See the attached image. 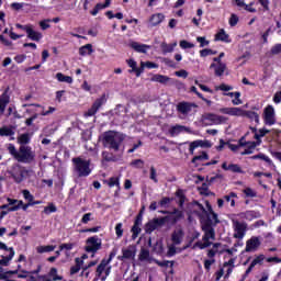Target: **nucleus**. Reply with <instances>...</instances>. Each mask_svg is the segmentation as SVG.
<instances>
[{
    "label": "nucleus",
    "mask_w": 281,
    "mask_h": 281,
    "mask_svg": "<svg viewBox=\"0 0 281 281\" xmlns=\"http://www.w3.org/2000/svg\"><path fill=\"white\" fill-rule=\"evenodd\" d=\"M186 238V231L182 227L177 226L171 233V244L167 246V256L172 258L179 251V245H182L183 239Z\"/></svg>",
    "instance_id": "nucleus-1"
},
{
    "label": "nucleus",
    "mask_w": 281,
    "mask_h": 281,
    "mask_svg": "<svg viewBox=\"0 0 281 281\" xmlns=\"http://www.w3.org/2000/svg\"><path fill=\"white\" fill-rule=\"evenodd\" d=\"M124 142V134L115 131H109L103 134V146L112 150H120Z\"/></svg>",
    "instance_id": "nucleus-2"
},
{
    "label": "nucleus",
    "mask_w": 281,
    "mask_h": 281,
    "mask_svg": "<svg viewBox=\"0 0 281 281\" xmlns=\"http://www.w3.org/2000/svg\"><path fill=\"white\" fill-rule=\"evenodd\" d=\"M204 235L202 237V240H198L192 249H207V247H212L211 240H216V233L214 232V228L210 225H205L202 227Z\"/></svg>",
    "instance_id": "nucleus-3"
},
{
    "label": "nucleus",
    "mask_w": 281,
    "mask_h": 281,
    "mask_svg": "<svg viewBox=\"0 0 281 281\" xmlns=\"http://www.w3.org/2000/svg\"><path fill=\"white\" fill-rule=\"evenodd\" d=\"M74 172L77 177H89L91 175V162L80 157L72 158Z\"/></svg>",
    "instance_id": "nucleus-4"
},
{
    "label": "nucleus",
    "mask_w": 281,
    "mask_h": 281,
    "mask_svg": "<svg viewBox=\"0 0 281 281\" xmlns=\"http://www.w3.org/2000/svg\"><path fill=\"white\" fill-rule=\"evenodd\" d=\"M35 157H36V154L32 150V147L21 145L18 151V158L15 159L20 164H32Z\"/></svg>",
    "instance_id": "nucleus-5"
},
{
    "label": "nucleus",
    "mask_w": 281,
    "mask_h": 281,
    "mask_svg": "<svg viewBox=\"0 0 281 281\" xmlns=\"http://www.w3.org/2000/svg\"><path fill=\"white\" fill-rule=\"evenodd\" d=\"M100 249H102V239L98 235L89 237L86 240V251L88 254H97Z\"/></svg>",
    "instance_id": "nucleus-6"
},
{
    "label": "nucleus",
    "mask_w": 281,
    "mask_h": 281,
    "mask_svg": "<svg viewBox=\"0 0 281 281\" xmlns=\"http://www.w3.org/2000/svg\"><path fill=\"white\" fill-rule=\"evenodd\" d=\"M0 249L5 251L4 255L0 256V265H2V267H8L12 258H14V248L8 247L3 241H0Z\"/></svg>",
    "instance_id": "nucleus-7"
},
{
    "label": "nucleus",
    "mask_w": 281,
    "mask_h": 281,
    "mask_svg": "<svg viewBox=\"0 0 281 281\" xmlns=\"http://www.w3.org/2000/svg\"><path fill=\"white\" fill-rule=\"evenodd\" d=\"M233 237L243 240L247 234V224L239 222L238 220H233Z\"/></svg>",
    "instance_id": "nucleus-8"
},
{
    "label": "nucleus",
    "mask_w": 281,
    "mask_h": 281,
    "mask_svg": "<svg viewBox=\"0 0 281 281\" xmlns=\"http://www.w3.org/2000/svg\"><path fill=\"white\" fill-rule=\"evenodd\" d=\"M135 256H137V247L130 245L122 248V256H119L117 260H121V262H125V260L133 261L135 260Z\"/></svg>",
    "instance_id": "nucleus-9"
},
{
    "label": "nucleus",
    "mask_w": 281,
    "mask_h": 281,
    "mask_svg": "<svg viewBox=\"0 0 281 281\" xmlns=\"http://www.w3.org/2000/svg\"><path fill=\"white\" fill-rule=\"evenodd\" d=\"M162 225H166V217L150 220L145 225V232H146V234H153V232H155V229H161Z\"/></svg>",
    "instance_id": "nucleus-10"
},
{
    "label": "nucleus",
    "mask_w": 281,
    "mask_h": 281,
    "mask_svg": "<svg viewBox=\"0 0 281 281\" xmlns=\"http://www.w3.org/2000/svg\"><path fill=\"white\" fill-rule=\"evenodd\" d=\"M263 122L266 126H273L276 124V109L273 105H268L263 109Z\"/></svg>",
    "instance_id": "nucleus-11"
},
{
    "label": "nucleus",
    "mask_w": 281,
    "mask_h": 281,
    "mask_svg": "<svg viewBox=\"0 0 281 281\" xmlns=\"http://www.w3.org/2000/svg\"><path fill=\"white\" fill-rule=\"evenodd\" d=\"M115 256H117V248L112 249L108 259H102L101 263L97 268V274L99 276V278L100 276H102V273H104L108 265H111Z\"/></svg>",
    "instance_id": "nucleus-12"
},
{
    "label": "nucleus",
    "mask_w": 281,
    "mask_h": 281,
    "mask_svg": "<svg viewBox=\"0 0 281 281\" xmlns=\"http://www.w3.org/2000/svg\"><path fill=\"white\" fill-rule=\"evenodd\" d=\"M262 243L260 241V237H257V236H252L250 239H248L246 241V248H245V251L247 254H251L254 251H258V249L260 248V245Z\"/></svg>",
    "instance_id": "nucleus-13"
},
{
    "label": "nucleus",
    "mask_w": 281,
    "mask_h": 281,
    "mask_svg": "<svg viewBox=\"0 0 281 281\" xmlns=\"http://www.w3.org/2000/svg\"><path fill=\"white\" fill-rule=\"evenodd\" d=\"M220 113L231 115L233 117H245V110L241 108H222L220 109Z\"/></svg>",
    "instance_id": "nucleus-14"
},
{
    "label": "nucleus",
    "mask_w": 281,
    "mask_h": 281,
    "mask_svg": "<svg viewBox=\"0 0 281 281\" xmlns=\"http://www.w3.org/2000/svg\"><path fill=\"white\" fill-rule=\"evenodd\" d=\"M8 204L1 205V210H8V212H16L21 210V205H23V201L14 200V199H7Z\"/></svg>",
    "instance_id": "nucleus-15"
},
{
    "label": "nucleus",
    "mask_w": 281,
    "mask_h": 281,
    "mask_svg": "<svg viewBox=\"0 0 281 281\" xmlns=\"http://www.w3.org/2000/svg\"><path fill=\"white\" fill-rule=\"evenodd\" d=\"M196 148H212V143L210 140H194L190 143L189 151L191 155H194Z\"/></svg>",
    "instance_id": "nucleus-16"
},
{
    "label": "nucleus",
    "mask_w": 281,
    "mask_h": 281,
    "mask_svg": "<svg viewBox=\"0 0 281 281\" xmlns=\"http://www.w3.org/2000/svg\"><path fill=\"white\" fill-rule=\"evenodd\" d=\"M206 256L207 258L204 259V269L205 271H211L212 265H216V255L214 250H207Z\"/></svg>",
    "instance_id": "nucleus-17"
},
{
    "label": "nucleus",
    "mask_w": 281,
    "mask_h": 281,
    "mask_svg": "<svg viewBox=\"0 0 281 281\" xmlns=\"http://www.w3.org/2000/svg\"><path fill=\"white\" fill-rule=\"evenodd\" d=\"M12 177L16 183H21L25 179V169L21 166H15L12 171Z\"/></svg>",
    "instance_id": "nucleus-18"
},
{
    "label": "nucleus",
    "mask_w": 281,
    "mask_h": 281,
    "mask_svg": "<svg viewBox=\"0 0 281 281\" xmlns=\"http://www.w3.org/2000/svg\"><path fill=\"white\" fill-rule=\"evenodd\" d=\"M26 35L30 41L38 42L43 38V33L35 31L32 24L30 27H26Z\"/></svg>",
    "instance_id": "nucleus-19"
},
{
    "label": "nucleus",
    "mask_w": 281,
    "mask_h": 281,
    "mask_svg": "<svg viewBox=\"0 0 281 281\" xmlns=\"http://www.w3.org/2000/svg\"><path fill=\"white\" fill-rule=\"evenodd\" d=\"M165 19H166V15H164V13L153 14L149 18V26L157 27V25H160V23H164Z\"/></svg>",
    "instance_id": "nucleus-20"
},
{
    "label": "nucleus",
    "mask_w": 281,
    "mask_h": 281,
    "mask_svg": "<svg viewBox=\"0 0 281 281\" xmlns=\"http://www.w3.org/2000/svg\"><path fill=\"white\" fill-rule=\"evenodd\" d=\"M16 127L14 126H3L0 128V136L1 137H11L10 139H14Z\"/></svg>",
    "instance_id": "nucleus-21"
},
{
    "label": "nucleus",
    "mask_w": 281,
    "mask_h": 281,
    "mask_svg": "<svg viewBox=\"0 0 281 281\" xmlns=\"http://www.w3.org/2000/svg\"><path fill=\"white\" fill-rule=\"evenodd\" d=\"M224 117L217 114H205L204 115V122H206V124H221V122H223Z\"/></svg>",
    "instance_id": "nucleus-22"
},
{
    "label": "nucleus",
    "mask_w": 281,
    "mask_h": 281,
    "mask_svg": "<svg viewBox=\"0 0 281 281\" xmlns=\"http://www.w3.org/2000/svg\"><path fill=\"white\" fill-rule=\"evenodd\" d=\"M194 105L188 102H180L177 105L178 113H181L182 115H188L192 112V108Z\"/></svg>",
    "instance_id": "nucleus-23"
},
{
    "label": "nucleus",
    "mask_w": 281,
    "mask_h": 281,
    "mask_svg": "<svg viewBox=\"0 0 281 281\" xmlns=\"http://www.w3.org/2000/svg\"><path fill=\"white\" fill-rule=\"evenodd\" d=\"M46 281H67L63 276L58 274V269L52 268L46 276Z\"/></svg>",
    "instance_id": "nucleus-24"
},
{
    "label": "nucleus",
    "mask_w": 281,
    "mask_h": 281,
    "mask_svg": "<svg viewBox=\"0 0 281 281\" xmlns=\"http://www.w3.org/2000/svg\"><path fill=\"white\" fill-rule=\"evenodd\" d=\"M170 135H172V137L180 135V133H192V130H190V127H186L183 125H176L172 126L169 130Z\"/></svg>",
    "instance_id": "nucleus-25"
},
{
    "label": "nucleus",
    "mask_w": 281,
    "mask_h": 281,
    "mask_svg": "<svg viewBox=\"0 0 281 281\" xmlns=\"http://www.w3.org/2000/svg\"><path fill=\"white\" fill-rule=\"evenodd\" d=\"M10 104V95H8V92H3L0 95V113L3 115L5 113V108Z\"/></svg>",
    "instance_id": "nucleus-26"
},
{
    "label": "nucleus",
    "mask_w": 281,
    "mask_h": 281,
    "mask_svg": "<svg viewBox=\"0 0 281 281\" xmlns=\"http://www.w3.org/2000/svg\"><path fill=\"white\" fill-rule=\"evenodd\" d=\"M23 106H36L37 109H42L40 115H43L44 117L47 115H52V113L56 112V108L49 106L47 111H45V108L41 104H23Z\"/></svg>",
    "instance_id": "nucleus-27"
},
{
    "label": "nucleus",
    "mask_w": 281,
    "mask_h": 281,
    "mask_svg": "<svg viewBox=\"0 0 281 281\" xmlns=\"http://www.w3.org/2000/svg\"><path fill=\"white\" fill-rule=\"evenodd\" d=\"M130 46L132 47V49H135V52H138L139 54H146V52L150 49V46L146 44H139L137 42H132Z\"/></svg>",
    "instance_id": "nucleus-28"
},
{
    "label": "nucleus",
    "mask_w": 281,
    "mask_h": 281,
    "mask_svg": "<svg viewBox=\"0 0 281 281\" xmlns=\"http://www.w3.org/2000/svg\"><path fill=\"white\" fill-rule=\"evenodd\" d=\"M211 69H214L215 71V76H223L225 74V69H227V66L224 64H216V63H213L211 64Z\"/></svg>",
    "instance_id": "nucleus-29"
},
{
    "label": "nucleus",
    "mask_w": 281,
    "mask_h": 281,
    "mask_svg": "<svg viewBox=\"0 0 281 281\" xmlns=\"http://www.w3.org/2000/svg\"><path fill=\"white\" fill-rule=\"evenodd\" d=\"M63 1V7L58 5L57 10L60 12V10H74L76 8V4L78 3V0H61Z\"/></svg>",
    "instance_id": "nucleus-30"
},
{
    "label": "nucleus",
    "mask_w": 281,
    "mask_h": 281,
    "mask_svg": "<svg viewBox=\"0 0 281 281\" xmlns=\"http://www.w3.org/2000/svg\"><path fill=\"white\" fill-rule=\"evenodd\" d=\"M75 262H76L75 266L70 268V276H76V273H78L82 269V266L85 265V261L80 258H76Z\"/></svg>",
    "instance_id": "nucleus-31"
},
{
    "label": "nucleus",
    "mask_w": 281,
    "mask_h": 281,
    "mask_svg": "<svg viewBox=\"0 0 281 281\" xmlns=\"http://www.w3.org/2000/svg\"><path fill=\"white\" fill-rule=\"evenodd\" d=\"M206 205L209 207L207 218H209L211 225H217L218 215L216 213H214V211L212 210V206L210 204H206Z\"/></svg>",
    "instance_id": "nucleus-32"
},
{
    "label": "nucleus",
    "mask_w": 281,
    "mask_h": 281,
    "mask_svg": "<svg viewBox=\"0 0 281 281\" xmlns=\"http://www.w3.org/2000/svg\"><path fill=\"white\" fill-rule=\"evenodd\" d=\"M55 78L58 80V82H66V85H72L74 78L70 76L64 75L63 72H57Z\"/></svg>",
    "instance_id": "nucleus-33"
},
{
    "label": "nucleus",
    "mask_w": 281,
    "mask_h": 281,
    "mask_svg": "<svg viewBox=\"0 0 281 281\" xmlns=\"http://www.w3.org/2000/svg\"><path fill=\"white\" fill-rule=\"evenodd\" d=\"M269 133L267 130H260L258 133L255 134V139L257 143H250V148H256V146H260V138L265 137Z\"/></svg>",
    "instance_id": "nucleus-34"
},
{
    "label": "nucleus",
    "mask_w": 281,
    "mask_h": 281,
    "mask_svg": "<svg viewBox=\"0 0 281 281\" xmlns=\"http://www.w3.org/2000/svg\"><path fill=\"white\" fill-rule=\"evenodd\" d=\"M236 199H238V194L235 192H231L227 195H224L225 203H231V207H236Z\"/></svg>",
    "instance_id": "nucleus-35"
},
{
    "label": "nucleus",
    "mask_w": 281,
    "mask_h": 281,
    "mask_svg": "<svg viewBox=\"0 0 281 281\" xmlns=\"http://www.w3.org/2000/svg\"><path fill=\"white\" fill-rule=\"evenodd\" d=\"M93 52V45L86 44L85 46H81L79 48L80 56H91V53Z\"/></svg>",
    "instance_id": "nucleus-36"
},
{
    "label": "nucleus",
    "mask_w": 281,
    "mask_h": 281,
    "mask_svg": "<svg viewBox=\"0 0 281 281\" xmlns=\"http://www.w3.org/2000/svg\"><path fill=\"white\" fill-rule=\"evenodd\" d=\"M127 65L132 69V70H130V72L135 71L137 77L142 76V70L139 68H137V61H135V59H128Z\"/></svg>",
    "instance_id": "nucleus-37"
},
{
    "label": "nucleus",
    "mask_w": 281,
    "mask_h": 281,
    "mask_svg": "<svg viewBox=\"0 0 281 281\" xmlns=\"http://www.w3.org/2000/svg\"><path fill=\"white\" fill-rule=\"evenodd\" d=\"M54 249H56V246H54V245L37 246L36 247L37 254H50V251H54Z\"/></svg>",
    "instance_id": "nucleus-38"
},
{
    "label": "nucleus",
    "mask_w": 281,
    "mask_h": 281,
    "mask_svg": "<svg viewBox=\"0 0 281 281\" xmlns=\"http://www.w3.org/2000/svg\"><path fill=\"white\" fill-rule=\"evenodd\" d=\"M31 140H32V137L30 136L29 133L21 134L18 137V144H21V146H25V144H30Z\"/></svg>",
    "instance_id": "nucleus-39"
},
{
    "label": "nucleus",
    "mask_w": 281,
    "mask_h": 281,
    "mask_svg": "<svg viewBox=\"0 0 281 281\" xmlns=\"http://www.w3.org/2000/svg\"><path fill=\"white\" fill-rule=\"evenodd\" d=\"M245 117H248L252 122H256V124L260 123V115L254 111H245Z\"/></svg>",
    "instance_id": "nucleus-40"
},
{
    "label": "nucleus",
    "mask_w": 281,
    "mask_h": 281,
    "mask_svg": "<svg viewBox=\"0 0 281 281\" xmlns=\"http://www.w3.org/2000/svg\"><path fill=\"white\" fill-rule=\"evenodd\" d=\"M176 46H177V42H175L172 44L162 43L161 49H162L164 54H170V53L175 52Z\"/></svg>",
    "instance_id": "nucleus-41"
},
{
    "label": "nucleus",
    "mask_w": 281,
    "mask_h": 281,
    "mask_svg": "<svg viewBox=\"0 0 281 281\" xmlns=\"http://www.w3.org/2000/svg\"><path fill=\"white\" fill-rule=\"evenodd\" d=\"M243 193L245 194V196L247 199H256L258 196V192H256V190L247 187L243 190Z\"/></svg>",
    "instance_id": "nucleus-42"
},
{
    "label": "nucleus",
    "mask_w": 281,
    "mask_h": 281,
    "mask_svg": "<svg viewBox=\"0 0 281 281\" xmlns=\"http://www.w3.org/2000/svg\"><path fill=\"white\" fill-rule=\"evenodd\" d=\"M102 104H106V94H103L102 97H100L99 99H97L94 101V103L92 104V106L97 110L100 111V106H102Z\"/></svg>",
    "instance_id": "nucleus-43"
},
{
    "label": "nucleus",
    "mask_w": 281,
    "mask_h": 281,
    "mask_svg": "<svg viewBox=\"0 0 281 281\" xmlns=\"http://www.w3.org/2000/svg\"><path fill=\"white\" fill-rule=\"evenodd\" d=\"M210 159V156H207V153L202 151L200 155L193 157L192 164H199V161H207Z\"/></svg>",
    "instance_id": "nucleus-44"
},
{
    "label": "nucleus",
    "mask_w": 281,
    "mask_h": 281,
    "mask_svg": "<svg viewBox=\"0 0 281 281\" xmlns=\"http://www.w3.org/2000/svg\"><path fill=\"white\" fill-rule=\"evenodd\" d=\"M105 183L109 186V188H120V178L112 177L109 180L105 181Z\"/></svg>",
    "instance_id": "nucleus-45"
},
{
    "label": "nucleus",
    "mask_w": 281,
    "mask_h": 281,
    "mask_svg": "<svg viewBox=\"0 0 281 281\" xmlns=\"http://www.w3.org/2000/svg\"><path fill=\"white\" fill-rule=\"evenodd\" d=\"M216 40L223 41L224 43H229V35H227V33H225V31L222 30L216 34Z\"/></svg>",
    "instance_id": "nucleus-46"
},
{
    "label": "nucleus",
    "mask_w": 281,
    "mask_h": 281,
    "mask_svg": "<svg viewBox=\"0 0 281 281\" xmlns=\"http://www.w3.org/2000/svg\"><path fill=\"white\" fill-rule=\"evenodd\" d=\"M243 216H244V218H246V221H254V218L258 217V215L254 211H247V212L243 213Z\"/></svg>",
    "instance_id": "nucleus-47"
},
{
    "label": "nucleus",
    "mask_w": 281,
    "mask_h": 281,
    "mask_svg": "<svg viewBox=\"0 0 281 281\" xmlns=\"http://www.w3.org/2000/svg\"><path fill=\"white\" fill-rule=\"evenodd\" d=\"M149 179H151L154 183H159V180L157 179V169H155L154 167H150L149 169Z\"/></svg>",
    "instance_id": "nucleus-48"
},
{
    "label": "nucleus",
    "mask_w": 281,
    "mask_h": 281,
    "mask_svg": "<svg viewBox=\"0 0 281 281\" xmlns=\"http://www.w3.org/2000/svg\"><path fill=\"white\" fill-rule=\"evenodd\" d=\"M265 262V255H259L257 256L252 261H251V267H256L257 265H262Z\"/></svg>",
    "instance_id": "nucleus-49"
},
{
    "label": "nucleus",
    "mask_w": 281,
    "mask_h": 281,
    "mask_svg": "<svg viewBox=\"0 0 281 281\" xmlns=\"http://www.w3.org/2000/svg\"><path fill=\"white\" fill-rule=\"evenodd\" d=\"M8 150L10 153V155H12V157H14V159L18 158L19 156V150H16V147L14 146V144H9L8 145Z\"/></svg>",
    "instance_id": "nucleus-50"
},
{
    "label": "nucleus",
    "mask_w": 281,
    "mask_h": 281,
    "mask_svg": "<svg viewBox=\"0 0 281 281\" xmlns=\"http://www.w3.org/2000/svg\"><path fill=\"white\" fill-rule=\"evenodd\" d=\"M180 47H181V49H192V48H194V44L190 43L186 40H182V41H180Z\"/></svg>",
    "instance_id": "nucleus-51"
},
{
    "label": "nucleus",
    "mask_w": 281,
    "mask_h": 281,
    "mask_svg": "<svg viewBox=\"0 0 281 281\" xmlns=\"http://www.w3.org/2000/svg\"><path fill=\"white\" fill-rule=\"evenodd\" d=\"M215 54H216V52H214L210 48H205V49L200 50V56L202 58H205L206 56H214Z\"/></svg>",
    "instance_id": "nucleus-52"
},
{
    "label": "nucleus",
    "mask_w": 281,
    "mask_h": 281,
    "mask_svg": "<svg viewBox=\"0 0 281 281\" xmlns=\"http://www.w3.org/2000/svg\"><path fill=\"white\" fill-rule=\"evenodd\" d=\"M140 67H142V69H144V67H147V69H157V67H159V66L151 61H146V63L142 61Z\"/></svg>",
    "instance_id": "nucleus-53"
},
{
    "label": "nucleus",
    "mask_w": 281,
    "mask_h": 281,
    "mask_svg": "<svg viewBox=\"0 0 281 281\" xmlns=\"http://www.w3.org/2000/svg\"><path fill=\"white\" fill-rule=\"evenodd\" d=\"M148 258H150V252L147 249L143 248L139 254V260L144 261L148 260Z\"/></svg>",
    "instance_id": "nucleus-54"
},
{
    "label": "nucleus",
    "mask_w": 281,
    "mask_h": 281,
    "mask_svg": "<svg viewBox=\"0 0 281 281\" xmlns=\"http://www.w3.org/2000/svg\"><path fill=\"white\" fill-rule=\"evenodd\" d=\"M154 80H155V82H161L162 85H165V82H168V80H170V79L164 75H156L154 77Z\"/></svg>",
    "instance_id": "nucleus-55"
},
{
    "label": "nucleus",
    "mask_w": 281,
    "mask_h": 281,
    "mask_svg": "<svg viewBox=\"0 0 281 281\" xmlns=\"http://www.w3.org/2000/svg\"><path fill=\"white\" fill-rule=\"evenodd\" d=\"M228 23L231 27H236V25H238V15L233 13L228 20Z\"/></svg>",
    "instance_id": "nucleus-56"
},
{
    "label": "nucleus",
    "mask_w": 281,
    "mask_h": 281,
    "mask_svg": "<svg viewBox=\"0 0 281 281\" xmlns=\"http://www.w3.org/2000/svg\"><path fill=\"white\" fill-rule=\"evenodd\" d=\"M56 205H54V203H49L48 206L44 207V213L46 214H54V212H56Z\"/></svg>",
    "instance_id": "nucleus-57"
},
{
    "label": "nucleus",
    "mask_w": 281,
    "mask_h": 281,
    "mask_svg": "<svg viewBox=\"0 0 281 281\" xmlns=\"http://www.w3.org/2000/svg\"><path fill=\"white\" fill-rule=\"evenodd\" d=\"M71 249H74V244L71 243L59 245V251H71Z\"/></svg>",
    "instance_id": "nucleus-58"
},
{
    "label": "nucleus",
    "mask_w": 281,
    "mask_h": 281,
    "mask_svg": "<svg viewBox=\"0 0 281 281\" xmlns=\"http://www.w3.org/2000/svg\"><path fill=\"white\" fill-rule=\"evenodd\" d=\"M232 102L235 106L243 104V100H240V92H235V97Z\"/></svg>",
    "instance_id": "nucleus-59"
},
{
    "label": "nucleus",
    "mask_w": 281,
    "mask_h": 281,
    "mask_svg": "<svg viewBox=\"0 0 281 281\" xmlns=\"http://www.w3.org/2000/svg\"><path fill=\"white\" fill-rule=\"evenodd\" d=\"M232 89H234L232 86H227L225 83L215 87V91H232Z\"/></svg>",
    "instance_id": "nucleus-60"
},
{
    "label": "nucleus",
    "mask_w": 281,
    "mask_h": 281,
    "mask_svg": "<svg viewBox=\"0 0 281 281\" xmlns=\"http://www.w3.org/2000/svg\"><path fill=\"white\" fill-rule=\"evenodd\" d=\"M270 52L272 56H278V54H281V44H276L272 46Z\"/></svg>",
    "instance_id": "nucleus-61"
},
{
    "label": "nucleus",
    "mask_w": 281,
    "mask_h": 281,
    "mask_svg": "<svg viewBox=\"0 0 281 281\" xmlns=\"http://www.w3.org/2000/svg\"><path fill=\"white\" fill-rule=\"evenodd\" d=\"M109 5H111V0H105V3H98L95 8L100 12V10L109 8Z\"/></svg>",
    "instance_id": "nucleus-62"
},
{
    "label": "nucleus",
    "mask_w": 281,
    "mask_h": 281,
    "mask_svg": "<svg viewBox=\"0 0 281 281\" xmlns=\"http://www.w3.org/2000/svg\"><path fill=\"white\" fill-rule=\"evenodd\" d=\"M198 43H200V47H207L210 45V41L205 40V37H196Z\"/></svg>",
    "instance_id": "nucleus-63"
},
{
    "label": "nucleus",
    "mask_w": 281,
    "mask_h": 281,
    "mask_svg": "<svg viewBox=\"0 0 281 281\" xmlns=\"http://www.w3.org/2000/svg\"><path fill=\"white\" fill-rule=\"evenodd\" d=\"M131 166H134V168H144V160L136 159L131 162Z\"/></svg>",
    "instance_id": "nucleus-64"
}]
</instances>
